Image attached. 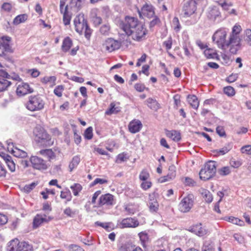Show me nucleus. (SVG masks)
I'll return each instance as SVG.
<instances>
[{"mask_svg": "<svg viewBox=\"0 0 251 251\" xmlns=\"http://www.w3.org/2000/svg\"><path fill=\"white\" fill-rule=\"evenodd\" d=\"M119 26L127 36H131L133 40L137 41L144 38L147 33L144 25L137 18L132 17H126Z\"/></svg>", "mask_w": 251, "mask_h": 251, "instance_id": "1", "label": "nucleus"}, {"mask_svg": "<svg viewBox=\"0 0 251 251\" xmlns=\"http://www.w3.org/2000/svg\"><path fill=\"white\" fill-rule=\"evenodd\" d=\"M241 30V26L239 25L236 24L232 27V32L226 42V47L229 48V51L232 54H236L240 48L241 39L240 38L239 33Z\"/></svg>", "mask_w": 251, "mask_h": 251, "instance_id": "2", "label": "nucleus"}, {"mask_svg": "<svg viewBox=\"0 0 251 251\" xmlns=\"http://www.w3.org/2000/svg\"><path fill=\"white\" fill-rule=\"evenodd\" d=\"M75 31L79 34L84 33L86 38L89 39L91 34V30L89 27L87 21L84 18V15L79 14L77 15L74 20Z\"/></svg>", "mask_w": 251, "mask_h": 251, "instance_id": "3", "label": "nucleus"}, {"mask_svg": "<svg viewBox=\"0 0 251 251\" xmlns=\"http://www.w3.org/2000/svg\"><path fill=\"white\" fill-rule=\"evenodd\" d=\"M35 141L40 145L48 147L53 145V141L50 136L41 126H36L34 130Z\"/></svg>", "mask_w": 251, "mask_h": 251, "instance_id": "4", "label": "nucleus"}, {"mask_svg": "<svg viewBox=\"0 0 251 251\" xmlns=\"http://www.w3.org/2000/svg\"><path fill=\"white\" fill-rule=\"evenodd\" d=\"M216 172V162L209 161L207 162L200 172L199 175L201 179L206 180L214 176Z\"/></svg>", "mask_w": 251, "mask_h": 251, "instance_id": "5", "label": "nucleus"}, {"mask_svg": "<svg viewBox=\"0 0 251 251\" xmlns=\"http://www.w3.org/2000/svg\"><path fill=\"white\" fill-rule=\"evenodd\" d=\"M45 102L39 96H30L26 103V108L31 111H39L44 108Z\"/></svg>", "mask_w": 251, "mask_h": 251, "instance_id": "6", "label": "nucleus"}, {"mask_svg": "<svg viewBox=\"0 0 251 251\" xmlns=\"http://www.w3.org/2000/svg\"><path fill=\"white\" fill-rule=\"evenodd\" d=\"M227 30L226 28H220L216 31L212 36L213 41L216 43L218 47L221 49L225 50L226 48V40Z\"/></svg>", "mask_w": 251, "mask_h": 251, "instance_id": "7", "label": "nucleus"}, {"mask_svg": "<svg viewBox=\"0 0 251 251\" xmlns=\"http://www.w3.org/2000/svg\"><path fill=\"white\" fill-rule=\"evenodd\" d=\"M194 197L192 194H188L185 197L179 204V209L182 212H187L192 208L194 204Z\"/></svg>", "mask_w": 251, "mask_h": 251, "instance_id": "8", "label": "nucleus"}, {"mask_svg": "<svg viewBox=\"0 0 251 251\" xmlns=\"http://www.w3.org/2000/svg\"><path fill=\"white\" fill-rule=\"evenodd\" d=\"M198 1L199 0H187L184 2L182 10L184 17H188L195 13Z\"/></svg>", "mask_w": 251, "mask_h": 251, "instance_id": "9", "label": "nucleus"}, {"mask_svg": "<svg viewBox=\"0 0 251 251\" xmlns=\"http://www.w3.org/2000/svg\"><path fill=\"white\" fill-rule=\"evenodd\" d=\"M33 168L39 170H45L48 168L46 161L37 156H32L30 158Z\"/></svg>", "mask_w": 251, "mask_h": 251, "instance_id": "10", "label": "nucleus"}, {"mask_svg": "<svg viewBox=\"0 0 251 251\" xmlns=\"http://www.w3.org/2000/svg\"><path fill=\"white\" fill-rule=\"evenodd\" d=\"M8 149H11L12 154L16 157L19 158H25L27 156V153L24 151L19 149L13 145V143L9 141H7Z\"/></svg>", "mask_w": 251, "mask_h": 251, "instance_id": "11", "label": "nucleus"}, {"mask_svg": "<svg viewBox=\"0 0 251 251\" xmlns=\"http://www.w3.org/2000/svg\"><path fill=\"white\" fill-rule=\"evenodd\" d=\"M189 231L200 237L206 235L207 230L201 224L193 225L189 227Z\"/></svg>", "mask_w": 251, "mask_h": 251, "instance_id": "12", "label": "nucleus"}, {"mask_svg": "<svg viewBox=\"0 0 251 251\" xmlns=\"http://www.w3.org/2000/svg\"><path fill=\"white\" fill-rule=\"evenodd\" d=\"M51 220L50 217H47L45 214H37L33 219V227L34 228H36L42 223H47Z\"/></svg>", "mask_w": 251, "mask_h": 251, "instance_id": "13", "label": "nucleus"}, {"mask_svg": "<svg viewBox=\"0 0 251 251\" xmlns=\"http://www.w3.org/2000/svg\"><path fill=\"white\" fill-rule=\"evenodd\" d=\"M104 45L106 50L109 52H111L119 49L121 46V43L120 42L113 39L108 38L105 41Z\"/></svg>", "mask_w": 251, "mask_h": 251, "instance_id": "14", "label": "nucleus"}, {"mask_svg": "<svg viewBox=\"0 0 251 251\" xmlns=\"http://www.w3.org/2000/svg\"><path fill=\"white\" fill-rule=\"evenodd\" d=\"M140 17L142 16L147 17L148 18H151L154 15V11L153 6L151 4H145L140 11H139Z\"/></svg>", "mask_w": 251, "mask_h": 251, "instance_id": "15", "label": "nucleus"}, {"mask_svg": "<svg viewBox=\"0 0 251 251\" xmlns=\"http://www.w3.org/2000/svg\"><path fill=\"white\" fill-rule=\"evenodd\" d=\"M114 204V196L107 193L102 195L99 200V205L102 206L103 205H112Z\"/></svg>", "mask_w": 251, "mask_h": 251, "instance_id": "16", "label": "nucleus"}, {"mask_svg": "<svg viewBox=\"0 0 251 251\" xmlns=\"http://www.w3.org/2000/svg\"><path fill=\"white\" fill-rule=\"evenodd\" d=\"M139 222L132 218L124 219L120 223L122 228L132 227L135 228L139 226Z\"/></svg>", "mask_w": 251, "mask_h": 251, "instance_id": "17", "label": "nucleus"}, {"mask_svg": "<svg viewBox=\"0 0 251 251\" xmlns=\"http://www.w3.org/2000/svg\"><path fill=\"white\" fill-rule=\"evenodd\" d=\"M32 92V88H30L29 84L26 83H22L19 84L16 90V93L19 96H24Z\"/></svg>", "mask_w": 251, "mask_h": 251, "instance_id": "18", "label": "nucleus"}, {"mask_svg": "<svg viewBox=\"0 0 251 251\" xmlns=\"http://www.w3.org/2000/svg\"><path fill=\"white\" fill-rule=\"evenodd\" d=\"M142 126V124L140 120L134 119L129 123L128 129L131 133H136L141 129Z\"/></svg>", "mask_w": 251, "mask_h": 251, "instance_id": "19", "label": "nucleus"}, {"mask_svg": "<svg viewBox=\"0 0 251 251\" xmlns=\"http://www.w3.org/2000/svg\"><path fill=\"white\" fill-rule=\"evenodd\" d=\"M11 40V38L8 36H5L2 38L3 43L0 41V56L4 54L5 52L8 51L10 50V46L8 43Z\"/></svg>", "mask_w": 251, "mask_h": 251, "instance_id": "20", "label": "nucleus"}, {"mask_svg": "<svg viewBox=\"0 0 251 251\" xmlns=\"http://www.w3.org/2000/svg\"><path fill=\"white\" fill-rule=\"evenodd\" d=\"M149 207L151 212H157L158 209L159 204L154 194L149 195Z\"/></svg>", "mask_w": 251, "mask_h": 251, "instance_id": "21", "label": "nucleus"}, {"mask_svg": "<svg viewBox=\"0 0 251 251\" xmlns=\"http://www.w3.org/2000/svg\"><path fill=\"white\" fill-rule=\"evenodd\" d=\"M2 157L9 170L11 172H15L16 169V165L13 160L12 157L7 154H4Z\"/></svg>", "mask_w": 251, "mask_h": 251, "instance_id": "22", "label": "nucleus"}, {"mask_svg": "<svg viewBox=\"0 0 251 251\" xmlns=\"http://www.w3.org/2000/svg\"><path fill=\"white\" fill-rule=\"evenodd\" d=\"M19 240L14 239L7 244L6 251H19Z\"/></svg>", "mask_w": 251, "mask_h": 251, "instance_id": "23", "label": "nucleus"}, {"mask_svg": "<svg viewBox=\"0 0 251 251\" xmlns=\"http://www.w3.org/2000/svg\"><path fill=\"white\" fill-rule=\"evenodd\" d=\"M166 134L167 137L176 142H178L181 139L180 133L176 130H167Z\"/></svg>", "mask_w": 251, "mask_h": 251, "instance_id": "24", "label": "nucleus"}, {"mask_svg": "<svg viewBox=\"0 0 251 251\" xmlns=\"http://www.w3.org/2000/svg\"><path fill=\"white\" fill-rule=\"evenodd\" d=\"M187 100L190 105L195 109H197L199 106V101L195 95H188Z\"/></svg>", "mask_w": 251, "mask_h": 251, "instance_id": "25", "label": "nucleus"}, {"mask_svg": "<svg viewBox=\"0 0 251 251\" xmlns=\"http://www.w3.org/2000/svg\"><path fill=\"white\" fill-rule=\"evenodd\" d=\"M173 169L174 167H172L169 168V170H171V172L170 174H168L167 176L161 177L159 179V181L160 182L163 183L166 181H168L175 177L176 172Z\"/></svg>", "mask_w": 251, "mask_h": 251, "instance_id": "26", "label": "nucleus"}, {"mask_svg": "<svg viewBox=\"0 0 251 251\" xmlns=\"http://www.w3.org/2000/svg\"><path fill=\"white\" fill-rule=\"evenodd\" d=\"M72 40L69 37H66L63 41L62 50L64 52H67L72 46Z\"/></svg>", "mask_w": 251, "mask_h": 251, "instance_id": "27", "label": "nucleus"}, {"mask_svg": "<svg viewBox=\"0 0 251 251\" xmlns=\"http://www.w3.org/2000/svg\"><path fill=\"white\" fill-rule=\"evenodd\" d=\"M39 152V154L47 157L49 160L54 159L55 157V153L51 149L42 150Z\"/></svg>", "mask_w": 251, "mask_h": 251, "instance_id": "28", "label": "nucleus"}, {"mask_svg": "<svg viewBox=\"0 0 251 251\" xmlns=\"http://www.w3.org/2000/svg\"><path fill=\"white\" fill-rule=\"evenodd\" d=\"M148 106L151 109L156 111L160 108L159 104L157 100L152 98H149L146 100Z\"/></svg>", "mask_w": 251, "mask_h": 251, "instance_id": "29", "label": "nucleus"}, {"mask_svg": "<svg viewBox=\"0 0 251 251\" xmlns=\"http://www.w3.org/2000/svg\"><path fill=\"white\" fill-rule=\"evenodd\" d=\"M232 148V144L229 143L225 145L223 148L220 150H216L214 151V153L218 154L224 155L227 153Z\"/></svg>", "mask_w": 251, "mask_h": 251, "instance_id": "30", "label": "nucleus"}, {"mask_svg": "<svg viewBox=\"0 0 251 251\" xmlns=\"http://www.w3.org/2000/svg\"><path fill=\"white\" fill-rule=\"evenodd\" d=\"M220 13L218 8L217 7L214 6L210 8L208 12L207 16L210 19L215 20L217 17L220 16Z\"/></svg>", "mask_w": 251, "mask_h": 251, "instance_id": "31", "label": "nucleus"}, {"mask_svg": "<svg viewBox=\"0 0 251 251\" xmlns=\"http://www.w3.org/2000/svg\"><path fill=\"white\" fill-rule=\"evenodd\" d=\"M80 161V157L78 155L74 156L69 164V168L70 172L76 168Z\"/></svg>", "mask_w": 251, "mask_h": 251, "instance_id": "32", "label": "nucleus"}, {"mask_svg": "<svg viewBox=\"0 0 251 251\" xmlns=\"http://www.w3.org/2000/svg\"><path fill=\"white\" fill-rule=\"evenodd\" d=\"M33 248L31 245L26 242H20L19 251H32Z\"/></svg>", "mask_w": 251, "mask_h": 251, "instance_id": "33", "label": "nucleus"}, {"mask_svg": "<svg viewBox=\"0 0 251 251\" xmlns=\"http://www.w3.org/2000/svg\"><path fill=\"white\" fill-rule=\"evenodd\" d=\"M6 77H0V92L5 90L10 85L11 82Z\"/></svg>", "mask_w": 251, "mask_h": 251, "instance_id": "34", "label": "nucleus"}, {"mask_svg": "<svg viewBox=\"0 0 251 251\" xmlns=\"http://www.w3.org/2000/svg\"><path fill=\"white\" fill-rule=\"evenodd\" d=\"M56 78L54 76H46L41 79V82L43 83H50L51 85H54Z\"/></svg>", "mask_w": 251, "mask_h": 251, "instance_id": "35", "label": "nucleus"}, {"mask_svg": "<svg viewBox=\"0 0 251 251\" xmlns=\"http://www.w3.org/2000/svg\"><path fill=\"white\" fill-rule=\"evenodd\" d=\"M203 198L205 201L208 202H211L213 200V197L211 193L207 190H203L202 192Z\"/></svg>", "mask_w": 251, "mask_h": 251, "instance_id": "36", "label": "nucleus"}, {"mask_svg": "<svg viewBox=\"0 0 251 251\" xmlns=\"http://www.w3.org/2000/svg\"><path fill=\"white\" fill-rule=\"evenodd\" d=\"M85 0H72L71 5L75 7V10H79L84 3Z\"/></svg>", "mask_w": 251, "mask_h": 251, "instance_id": "37", "label": "nucleus"}, {"mask_svg": "<svg viewBox=\"0 0 251 251\" xmlns=\"http://www.w3.org/2000/svg\"><path fill=\"white\" fill-rule=\"evenodd\" d=\"M70 188L72 190L74 195L75 196L78 195L79 192L81 191L82 188L81 185L79 183H75Z\"/></svg>", "mask_w": 251, "mask_h": 251, "instance_id": "38", "label": "nucleus"}, {"mask_svg": "<svg viewBox=\"0 0 251 251\" xmlns=\"http://www.w3.org/2000/svg\"><path fill=\"white\" fill-rule=\"evenodd\" d=\"M135 245H132L131 243H126L123 245L119 249L120 251H132Z\"/></svg>", "mask_w": 251, "mask_h": 251, "instance_id": "39", "label": "nucleus"}, {"mask_svg": "<svg viewBox=\"0 0 251 251\" xmlns=\"http://www.w3.org/2000/svg\"><path fill=\"white\" fill-rule=\"evenodd\" d=\"M227 221L233 224L239 225L240 226H242L244 225L243 221L232 216L228 217Z\"/></svg>", "mask_w": 251, "mask_h": 251, "instance_id": "40", "label": "nucleus"}, {"mask_svg": "<svg viewBox=\"0 0 251 251\" xmlns=\"http://www.w3.org/2000/svg\"><path fill=\"white\" fill-rule=\"evenodd\" d=\"M26 20V15H20L16 17V18L14 19L13 23L15 25H18L21 23L24 22Z\"/></svg>", "mask_w": 251, "mask_h": 251, "instance_id": "41", "label": "nucleus"}, {"mask_svg": "<svg viewBox=\"0 0 251 251\" xmlns=\"http://www.w3.org/2000/svg\"><path fill=\"white\" fill-rule=\"evenodd\" d=\"M172 25L173 27L174 30L176 32H178L180 29L181 25L179 23L178 19L177 17H175L173 19Z\"/></svg>", "mask_w": 251, "mask_h": 251, "instance_id": "42", "label": "nucleus"}, {"mask_svg": "<svg viewBox=\"0 0 251 251\" xmlns=\"http://www.w3.org/2000/svg\"><path fill=\"white\" fill-rule=\"evenodd\" d=\"M244 40L248 45L251 46V30L250 29H247L245 31Z\"/></svg>", "mask_w": 251, "mask_h": 251, "instance_id": "43", "label": "nucleus"}, {"mask_svg": "<svg viewBox=\"0 0 251 251\" xmlns=\"http://www.w3.org/2000/svg\"><path fill=\"white\" fill-rule=\"evenodd\" d=\"M173 39L171 36L169 37L167 40L164 41L163 43V46L165 47L167 51H169L171 49Z\"/></svg>", "mask_w": 251, "mask_h": 251, "instance_id": "44", "label": "nucleus"}, {"mask_svg": "<svg viewBox=\"0 0 251 251\" xmlns=\"http://www.w3.org/2000/svg\"><path fill=\"white\" fill-rule=\"evenodd\" d=\"M66 0H60L59 4V9L60 13L64 14L65 13L68 12V5H65Z\"/></svg>", "mask_w": 251, "mask_h": 251, "instance_id": "45", "label": "nucleus"}, {"mask_svg": "<svg viewBox=\"0 0 251 251\" xmlns=\"http://www.w3.org/2000/svg\"><path fill=\"white\" fill-rule=\"evenodd\" d=\"M110 29V25L108 24L102 25L100 29V32L103 35H108Z\"/></svg>", "mask_w": 251, "mask_h": 251, "instance_id": "46", "label": "nucleus"}, {"mask_svg": "<svg viewBox=\"0 0 251 251\" xmlns=\"http://www.w3.org/2000/svg\"><path fill=\"white\" fill-rule=\"evenodd\" d=\"M63 213L68 217L73 218L75 215L76 211L68 207L64 210Z\"/></svg>", "mask_w": 251, "mask_h": 251, "instance_id": "47", "label": "nucleus"}, {"mask_svg": "<svg viewBox=\"0 0 251 251\" xmlns=\"http://www.w3.org/2000/svg\"><path fill=\"white\" fill-rule=\"evenodd\" d=\"M150 177V174L146 170H143L139 175V179L143 181H146Z\"/></svg>", "mask_w": 251, "mask_h": 251, "instance_id": "48", "label": "nucleus"}, {"mask_svg": "<svg viewBox=\"0 0 251 251\" xmlns=\"http://www.w3.org/2000/svg\"><path fill=\"white\" fill-rule=\"evenodd\" d=\"M224 92L228 96H232L235 93L234 88L230 86L225 87L224 88Z\"/></svg>", "mask_w": 251, "mask_h": 251, "instance_id": "49", "label": "nucleus"}, {"mask_svg": "<svg viewBox=\"0 0 251 251\" xmlns=\"http://www.w3.org/2000/svg\"><path fill=\"white\" fill-rule=\"evenodd\" d=\"M115 104L111 103L110 107L105 111V114L107 115H110L112 114L117 113L118 112L119 110L117 109V108L115 107Z\"/></svg>", "mask_w": 251, "mask_h": 251, "instance_id": "50", "label": "nucleus"}, {"mask_svg": "<svg viewBox=\"0 0 251 251\" xmlns=\"http://www.w3.org/2000/svg\"><path fill=\"white\" fill-rule=\"evenodd\" d=\"M204 54L208 58H214L216 55V53H215L212 50L210 49L205 50L204 51Z\"/></svg>", "mask_w": 251, "mask_h": 251, "instance_id": "51", "label": "nucleus"}, {"mask_svg": "<svg viewBox=\"0 0 251 251\" xmlns=\"http://www.w3.org/2000/svg\"><path fill=\"white\" fill-rule=\"evenodd\" d=\"M84 137L85 138L90 140L93 137V128L90 126L88 127L84 132Z\"/></svg>", "mask_w": 251, "mask_h": 251, "instance_id": "52", "label": "nucleus"}, {"mask_svg": "<svg viewBox=\"0 0 251 251\" xmlns=\"http://www.w3.org/2000/svg\"><path fill=\"white\" fill-rule=\"evenodd\" d=\"M143 246H145L146 242L148 239V235L146 233L141 232L138 234Z\"/></svg>", "mask_w": 251, "mask_h": 251, "instance_id": "53", "label": "nucleus"}, {"mask_svg": "<svg viewBox=\"0 0 251 251\" xmlns=\"http://www.w3.org/2000/svg\"><path fill=\"white\" fill-rule=\"evenodd\" d=\"M231 172L230 167L226 166L222 168L219 171V174L222 176H226L229 175Z\"/></svg>", "mask_w": 251, "mask_h": 251, "instance_id": "54", "label": "nucleus"}, {"mask_svg": "<svg viewBox=\"0 0 251 251\" xmlns=\"http://www.w3.org/2000/svg\"><path fill=\"white\" fill-rule=\"evenodd\" d=\"M63 17V22L65 25H70L71 19V16L69 15V13H65Z\"/></svg>", "mask_w": 251, "mask_h": 251, "instance_id": "55", "label": "nucleus"}, {"mask_svg": "<svg viewBox=\"0 0 251 251\" xmlns=\"http://www.w3.org/2000/svg\"><path fill=\"white\" fill-rule=\"evenodd\" d=\"M183 183L186 186H194L196 185V183L192 178L186 177L185 178Z\"/></svg>", "mask_w": 251, "mask_h": 251, "instance_id": "56", "label": "nucleus"}, {"mask_svg": "<svg viewBox=\"0 0 251 251\" xmlns=\"http://www.w3.org/2000/svg\"><path fill=\"white\" fill-rule=\"evenodd\" d=\"M127 158L126 156V154L123 153L119 154L116 158V162L117 163H121L122 162L126 161Z\"/></svg>", "mask_w": 251, "mask_h": 251, "instance_id": "57", "label": "nucleus"}, {"mask_svg": "<svg viewBox=\"0 0 251 251\" xmlns=\"http://www.w3.org/2000/svg\"><path fill=\"white\" fill-rule=\"evenodd\" d=\"M60 197L63 199H67L68 201H70L71 200V193L69 191L65 192L61 191Z\"/></svg>", "mask_w": 251, "mask_h": 251, "instance_id": "58", "label": "nucleus"}, {"mask_svg": "<svg viewBox=\"0 0 251 251\" xmlns=\"http://www.w3.org/2000/svg\"><path fill=\"white\" fill-rule=\"evenodd\" d=\"M241 151L242 153L247 154H251V145H246L241 149Z\"/></svg>", "mask_w": 251, "mask_h": 251, "instance_id": "59", "label": "nucleus"}, {"mask_svg": "<svg viewBox=\"0 0 251 251\" xmlns=\"http://www.w3.org/2000/svg\"><path fill=\"white\" fill-rule=\"evenodd\" d=\"M238 77V74H232L226 78V81L229 83H232L236 81Z\"/></svg>", "mask_w": 251, "mask_h": 251, "instance_id": "60", "label": "nucleus"}, {"mask_svg": "<svg viewBox=\"0 0 251 251\" xmlns=\"http://www.w3.org/2000/svg\"><path fill=\"white\" fill-rule=\"evenodd\" d=\"M63 90V86L62 85H58L54 90V93L58 97L62 96V91Z\"/></svg>", "mask_w": 251, "mask_h": 251, "instance_id": "61", "label": "nucleus"}, {"mask_svg": "<svg viewBox=\"0 0 251 251\" xmlns=\"http://www.w3.org/2000/svg\"><path fill=\"white\" fill-rule=\"evenodd\" d=\"M107 180L104 179H102L100 178H96L94 181L91 183V186H94L98 183L102 184L104 183H107Z\"/></svg>", "mask_w": 251, "mask_h": 251, "instance_id": "62", "label": "nucleus"}, {"mask_svg": "<svg viewBox=\"0 0 251 251\" xmlns=\"http://www.w3.org/2000/svg\"><path fill=\"white\" fill-rule=\"evenodd\" d=\"M74 134L75 142L77 145H78L81 141V137L79 134L77 133V131L75 129L74 130Z\"/></svg>", "mask_w": 251, "mask_h": 251, "instance_id": "63", "label": "nucleus"}, {"mask_svg": "<svg viewBox=\"0 0 251 251\" xmlns=\"http://www.w3.org/2000/svg\"><path fill=\"white\" fill-rule=\"evenodd\" d=\"M69 249L70 251H85L80 247L73 244L69 246Z\"/></svg>", "mask_w": 251, "mask_h": 251, "instance_id": "64", "label": "nucleus"}]
</instances>
